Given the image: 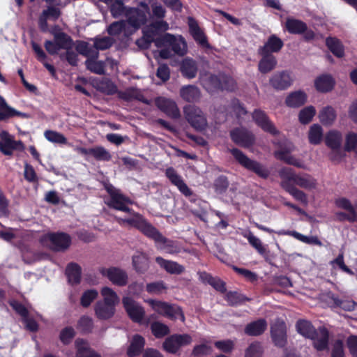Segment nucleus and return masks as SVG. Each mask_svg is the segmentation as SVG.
<instances>
[{"instance_id": "de8ad7c7", "label": "nucleus", "mask_w": 357, "mask_h": 357, "mask_svg": "<svg viewBox=\"0 0 357 357\" xmlns=\"http://www.w3.org/2000/svg\"><path fill=\"white\" fill-rule=\"evenodd\" d=\"M326 45L333 55L342 58L344 55V49L341 41L335 37L328 36L326 38Z\"/></svg>"}, {"instance_id": "ddd939ff", "label": "nucleus", "mask_w": 357, "mask_h": 357, "mask_svg": "<svg viewBox=\"0 0 357 357\" xmlns=\"http://www.w3.org/2000/svg\"><path fill=\"white\" fill-rule=\"evenodd\" d=\"M122 305L128 317L133 322L142 323L145 316V310L142 305L130 296H123Z\"/></svg>"}, {"instance_id": "e2e57ef3", "label": "nucleus", "mask_w": 357, "mask_h": 357, "mask_svg": "<svg viewBox=\"0 0 357 357\" xmlns=\"http://www.w3.org/2000/svg\"><path fill=\"white\" fill-rule=\"evenodd\" d=\"M75 335V331L72 326H66L61 331L59 339L63 344L68 345L71 342Z\"/></svg>"}, {"instance_id": "680f3d73", "label": "nucleus", "mask_w": 357, "mask_h": 357, "mask_svg": "<svg viewBox=\"0 0 357 357\" xmlns=\"http://www.w3.org/2000/svg\"><path fill=\"white\" fill-rule=\"evenodd\" d=\"M127 27L126 22L120 20L114 22L107 28V32L110 36H118L122 32H126Z\"/></svg>"}, {"instance_id": "f03ea898", "label": "nucleus", "mask_w": 357, "mask_h": 357, "mask_svg": "<svg viewBox=\"0 0 357 357\" xmlns=\"http://www.w3.org/2000/svg\"><path fill=\"white\" fill-rule=\"evenodd\" d=\"M138 230L146 237L153 240L156 245L162 244V246L158 248L164 250L169 254H176L181 250L180 247L176 241L168 239L165 237L160 231L155 227L149 221L136 222Z\"/></svg>"}, {"instance_id": "2eb2a0df", "label": "nucleus", "mask_w": 357, "mask_h": 357, "mask_svg": "<svg viewBox=\"0 0 357 357\" xmlns=\"http://www.w3.org/2000/svg\"><path fill=\"white\" fill-rule=\"evenodd\" d=\"M229 135L234 143L243 148H250L255 142V135L244 128H234L230 131Z\"/></svg>"}, {"instance_id": "37998d69", "label": "nucleus", "mask_w": 357, "mask_h": 357, "mask_svg": "<svg viewBox=\"0 0 357 357\" xmlns=\"http://www.w3.org/2000/svg\"><path fill=\"white\" fill-rule=\"evenodd\" d=\"M342 135L337 130L329 131L325 137L326 145L332 151L338 152L341 147Z\"/></svg>"}, {"instance_id": "412c9836", "label": "nucleus", "mask_w": 357, "mask_h": 357, "mask_svg": "<svg viewBox=\"0 0 357 357\" xmlns=\"http://www.w3.org/2000/svg\"><path fill=\"white\" fill-rule=\"evenodd\" d=\"M126 24L134 28L135 30L139 29L147 22V16L144 11L137 8H129L126 13Z\"/></svg>"}, {"instance_id": "423d86ee", "label": "nucleus", "mask_w": 357, "mask_h": 357, "mask_svg": "<svg viewBox=\"0 0 357 357\" xmlns=\"http://www.w3.org/2000/svg\"><path fill=\"white\" fill-rule=\"evenodd\" d=\"M282 182L293 183L306 190L315 189L317 185V180L308 174H298L291 167H283L280 171Z\"/></svg>"}, {"instance_id": "c756f323", "label": "nucleus", "mask_w": 357, "mask_h": 357, "mask_svg": "<svg viewBox=\"0 0 357 357\" xmlns=\"http://www.w3.org/2000/svg\"><path fill=\"white\" fill-rule=\"evenodd\" d=\"M261 56L258 63V69L262 74H266L272 71L277 66L278 61L273 54L264 52H258Z\"/></svg>"}, {"instance_id": "09e8293b", "label": "nucleus", "mask_w": 357, "mask_h": 357, "mask_svg": "<svg viewBox=\"0 0 357 357\" xmlns=\"http://www.w3.org/2000/svg\"><path fill=\"white\" fill-rule=\"evenodd\" d=\"M76 357H93L97 353L91 349L88 342L82 338H77L75 342Z\"/></svg>"}, {"instance_id": "a878e982", "label": "nucleus", "mask_w": 357, "mask_h": 357, "mask_svg": "<svg viewBox=\"0 0 357 357\" xmlns=\"http://www.w3.org/2000/svg\"><path fill=\"white\" fill-rule=\"evenodd\" d=\"M79 153L85 155H91L98 161H109L112 159L111 153L101 146L89 149L80 148Z\"/></svg>"}, {"instance_id": "393cba45", "label": "nucleus", "mask_w": 357, "mask_h": 357, "mask_svg": "<svg viewBox=\"0 0 357 357\" xmlns=\"http://www.w3.org/2000/svg\"><path fill=\"white\" fill-rule=\"evenodd\" d=\"M155 262L167 273L173 275H180L185 271V267L176 261L167 260L162 257H156Z\"/></svg>"}, {"instance_id": "c03bdc74", "label": "nucleus", "mask_w": 357, "mask_h": 357, "mask_svg": "<svg viewBox=\"0 0 357 357\" xmlns=\"http://www.w3.org/2000/svg\"><path fill=\"white\" fill-rule=\"evenodd\" d=\"M282 188L291 195L296 200L301 202L304 205L308 203L307 195L302 190L298 189L293 183L287 182H281Z\"/></svg>"}, {"instance_id": "774afa93", "label": "nucleus", "mask_w": 357, "mask_h": 357, "mask_svg": "<svg viewBox=\"0 0 357 357\" xmlns=\"http://www.w3.org/2000/svg\"><path fill=\"white\" fill-rule=\"evenodd\" d=\"M262 347L259 342L251 343L245 351V357H261L262 355Z\"/></svg>"}, {"instance_id": "aec40b11", "label": "nucleus", "mask_w": 357, "mask_h": 357, "mask_svg": "<svg viewBox=\"0 0 357 357\" xmlns=\"http://www.w3.org/2000/svg\"><path fill=\"white\" fill-rule=\"evenodd\" d=\"M165 176L171 183L177 187L181 194L185 197L192 195V190L187 185L182 176L179 175L174 168L170 167L166 169Z\"/></svg>"}, {"instance_id": "338daca9", "label": "nucleus", "mask_w": 357, "mask_h": 357, "mask_svg": "<svg viewBox=\"0 0 357 357\" xmlns=\"http://www.w3.org/2000/svg\"><path fill=\"white\" fill-rule=\"evenodd\" d=\"M344 149L347 152L354 151L357 154V133L350 132L347 135Z\"/></svg>"}, {"instance_id": "4c0bfd02", "label": "nucleus", "mask_w": 357, "mask_h": 357, "mask_svg": "<svg viewBox=\"0 0 357 357\" xmlns=\"http://www.w3.org/2000/svg\"><path fill=\"white\" fill-rule=\"evenodd\" d=\"M279 235H289L296 239L309 245H315L319 247L323 245L322 242L316 236H305L296 231H282L278 233Z\"/></svg>"}, {"instance_id": "6e6d98bb", "label": "nucleus", "mask_w": 357, "mask_h": 357, "mask_svg": "<svg viewBox=\"0 0 357 357\" xmlns=\"http://www.w3.org/2000/svg\"><path fill=\"white\" fill-rule=\"evenodd\" d=\"M77 328L82 334L91 333L93 328V319L86 315L82 316L77 321Z\"/></svg>"}, {"instance_id": "9d476101", "label": "nucleus", "mask_w": 357, "mask_h": 357, "mask_svg": "<svg viewBox=\"0 0 357 357\" xmlns=\"http://www.w3.org/2000/svg\"><path fill=\"white\" fill-rule=\"evenodd\" d=\"M155 46L158 47H168L175 54L183 56L186 53V43L181 36L179 38L166 33L156 38Z\"/></svg>"}, {"instance_id": "f704fd0d", "label": "nucleus", "mask_w": 357, "mask_h": 357, "mask_svg": "<svg viewBox=\"0 0 357 357\" xmlns=\"http://www.w3.org/2000/svg\"><path fill=\"white\" fill-rule=\"evenodd\" d=\"M118 97L125 101L137 100L143 103H148L147 99L143 93L137 88L130 87L125 91H118Z\"/></svg>"}, {"instance_id": "a18cd8bd", "label": "nucleus", "mask_w": 357, "mask_h": 357, "mask_svg": "<svg viewBox=\"0 0 357 357\" xmlns=\"http://www.w3.org/2000/svg\"><path fill=\"white\" fill-rule=\"evenodd\" d=\"M180 95L184 100L188 102H194L199 100L201 93L197 86L188 85L181 89Z\"/></svg>"}, {"instance_id": "e433bc0d", "label": "nucleus", "mask_w": 357, "mask_h": 357, "mask_svg": "<svg viewBox=\"0 0 357 357\" xmlns=\"http://www.w3.org/2000/svg\"><path fill=\"white\" fill-rule=\"evenodd\" d=\"M66 275L70 284H78L81 281L82 268L78 264L70 262L66 266Z\"/></svg>"}, {"instance_id": "2f4dec72", "label": "nucleus", "mask_w": 357, "mask_h": 357, "mask_svg": "<svg viewBox=\"0 0 357 357\" xmlns=\"http://www.w3.org/2000/svg\"><path fill=\"white\" fill-rule=\"evenodd\" d=\"M145 339L141 335L135 334L132 336L130 344L127 349L128 357L139 356L144 350L145 345Z\"/></svg>"}, {"instance_id": "f257e3e1", "label": "nucleus", "mask_w": 357, "mask_h": 357, "mask_svg": "<svg viewBox=\"0 0 357 357\" xmlns=\"http://www.w3.org/2000/svg\"><path fill=\"white\" fill-rule=\"evenodd\" d=\"M104 188L109 195V199L106 202L108 207L128 213L131 215V217L128 218H116V220L119 225H127L138 230L137 223L134 222L148 221L142 214L135 212L132 208L128 206V204H132V201L130 197L121 193L119 189H116L111 183L105 184Z\"/></svg>"}, {"instance_id": "79ce46f5", "label": "nucleus", "mask_w": 357, "mask_h": 357, "mask_svg": "<svg viewBox=\"0 0 357 357\" xmlns=\"http://www.w3.org/2000/svg\"><path fill=\"white\" fill-rule=\"evenodd\" d=\"M314 86L318 91L326 93L334 88L335 81L331 75H322L315 79Z\"/></svg>"}, {"instance_id": "a211bd4d", "label": "nucleus", "mask_w": 357, "mask_h": 357, "mask_svg": "<svg viewBox=\"0 0 357 357\" xmlns=\"http://www.w3.org/2000/svg\"><path fill=\"white\" fill-rule=\"evenodd\" d=\"M271 337L275 346L284 348L287 344V327L284 321L278 320L271 327Z\"/></svg>"}, {"instance_id": "1a4fd4ad", "label": "nucleus", "mask_w": 357, "mask_h": 357, "mask_svg": "<svg viewBox=\"0 0 357 357\" xmlns=\"http://www.w3.org/2000/svg\"><path fill=\"white\" fill-rule=\"evenodd\" d=\"M183 113L186 121L195 130L202 132L206 128V116L199 107L186 105L183 108Z\"/></svg>"}, {"instance_id": "72a5a7b5", "label": "nucleus", "mask_w": 357, "mask_h": 357, "mask_svg": "<svg viewBox=\"0 0 357 357\" xmlns=\"http://www.w3.org/2000/svg\"><path fill=\"white\" fill-rule=\"evenodd\" d=\"M13 116L26 117L25 113L16 110L15 109L10 107L5 99L0 96V121H6Z\"/></svg>"}, {"instance_id": "7c9ffc66", "label": "nucleus", "mask_w": 357, "mask_h": 357, "mask_svg": "<svg viewBox=\"0 0 357 357\" xmlns=\"http://www.w3.org/2000/svg\"><path fill=\"white\" fill-rule=\"evenodd\" d=\"M267 326L266 319L261 318L248 324L245 327L244 332L249 336H259L265 332Z\"/></svg>"}, {"instance_id": "58836bf2", "label": "nucleus", "mask_w": 357, "mask_h": 357, "mask_svg": "<svg viewBox=\"0 0 357 357\" xmlns=\"http://www.w3.org/2000/svg\"><path fill=\"white\" fill-rule=\"evenodd\" d=\"M96 88L100 93L107 96H113L118 93L117 86L107 77H102L98 80Z\"/></svg>"}, {"instance_id": "f8f14e48", "label": "nucleus", "mask_w": 357, "mask_h": 357, "mask_svg": "<svg viewBox=\"0 0 357 357\" xmlns=\"http://www.w3.org/2000/svg\"><path fill=\"white\" fill-rule=\"evenodd\" d=\"M24 148V143L21 140H15L8 131L0 132V152L4 155L11 156L14 151H23Z\"/></svg>"}, {"instance_id": "5fc2aeb1", "label": "nucleus", "mask_w": 357, "mask_h": 357, "mask_svg": "<svg viewBox=\"0 0 357 357\" xmlns=\"http://www.w3.org/2000/svg\"><path fill=\"white\" fill-rule=\"evenodd\" d=\"M220 91H234L237 84L234 79L229 75L220 72Z\"/></svg>"}, {"instance_id": "ea45409f", "label": "nucleus", "mask_w": 357, "mask_h": 357, "mask_svg": "<svg viewBox=\"0 0 357 357\" xmlns=\"http://www.w3.org/2000/svg\"><path fill=\"white\" fill-rule=\"evenodd\" d=\"M180 70L184 77L192 79L196 77L197 73V63L192 59L185 58L181 64Z\"/></svg>"}, {"instance_id": "5701e85b", "label": "nucleus", "mask_w": 357, "mask_h": 357, "mask_svg": "<svg viewBox=\"0 0 357 357\" xmlns=\"http://www.w3.org/2000/svg\"><path fill=\"white\" fill-rule=\"evenodd\" d=\"M188 24L189 32L193 39L202 47L209 48L210 44L208 42L207 38L199 27L197 20L192 17H189L188 19Z\"/></svg>"}, {"instance_id": "052dcab7", "label": "nucleus", "mask_w": 357, "mask_h": 357, "mask_svg": "<svg viewBox=\"0 0 357 357\" xmlns=\"http://www.w3.org/2000/svg\"><path fill=\"white\" fill-rule=\"evenodd\" d=\"M316 114L315 108L310 105L302 109L298 114V120L302 124L309 123Z\"/></svg>"}, {"instance_id": "0e129e2a", "label": "nucleus", "mask_w": 357, "mask_h": 357, "mask_svg": "<svg viewBox=\"0 0 357 357\" xmlns=\"http://www.w3.org/2000/svg\"><path fill=\"white\" fill-rule=\"evenodd\" d=\"M114 44V40L107 36L95 38L93 47L97 50H105L110 48Z\"/></svg>"}, {"instance_id": "39448f33", "label": "nucleus", "mask_w": 357, "mask_h": 357, "mask_svg": "<svg viewBox=\"0 0 357 357\" xmlns=\"http://www.w3.org/2000/svg\"><path fill=\"white\" fill-rule=\"evenodd\" d=\"M40 242L52 251L63 252L70 247L72 238L70 234L63 231L48 232L40 237Z\"/></svg>"}, {"instance_id": "603ef678", "label": "nucleus", "mask_w": 357, "mask_h": 357, "mask_svg": "<svg viewBox=\"0 0 357 357\" xmlns=\"http://www.w3.org/2000/svg\"><path fill=\"white\" fill-rule=\"evenodd\" d=\"M319 118L322 124L329 126L335 120L336 112L332 107L327 106L319 112Z\"/></svg>"}, {"instance_id": "dca6fc26", "label": "nucleus", "mask_w": 357, "mask_h": 357, "mask_svg": "<svg viewBox=\"0 0 357 357\" xmlns=\"http://www.w3.org/2000/svg\"><path fill=\"white\" fill-rule=\"evenodd\" d=\"M335 204L337 208L348 212H337L335 215L338 220H347L351 223L357 222V212L349 199L345 197H340L335 199Z\"/></svg>"}, {"instance_id": "49530a36", "label": "nucleus", "mask_w": 357, "mask_h": 357, "mask_svg": "<svg viewBox=\"0 0 357 357\" xmlns=\"http://www.w3.org/2000/svg\"><path fill=\"white\" fill-rule=\"evenodd\" d=\"M225 294V300L229 306L232 307L242 305L251 300V298L236 291H227Z\"/></svg>"}, {"instance_id": "b1692460", "label": "nucleus", "mask_w": 357, "mask_h": 357, "mask_svg": "<svg viewBox=\"0 0 357 357\" xmlns=\"http://www.w3.org/2000/svg\"><path fill=\"white\" fill-rule=\"evenodd\" d=\"M284 42L275 34L271 35L263 46L259 47L258 52H264L269 54L278 53L283 47Z\"/></svg>"}, {"instance_id": "3c124183", "label": "nucleus", "mask_w": 357, "mask_h": 357, "mask_svg": "<svg viewBox=\"0 0 357 357\" xmlns=\"http://www.w3.org/2000/svg\"><path fill=\"white\" fill-rule=\"evenodd\" d=\"M150 330L156 339H162L170 333L169 327L167 324L158 321L151 324Z\"/></svg>"}, {"instance_id": "4be33fe9", "label": "nucleus", "mask_w": 357, "mask_h": 357, "mask_svg": "<svg viewBox=\"0 0 357 357\" xmlns=\"http://www.w3.org/2000/svg\"><path fill=\"white\" fill-rule=\"evenodd\" d=\"M155 104L168 116L172 119H178L180 116V111L174 101L164 97H158L155 99Z\"/></svg>"}, {"instance_id": "20e7f679", "label": "nucleus", "mask_w": 357, "mask_h": 357, "mask_svg": "<svg viewBox=\"0 0 357 357\" xmlns=\"http://www.w3.org/2000/svg\"><path fill=\"white\" fill-rule=\"evenodd\" d=\"M146 302L159 315L172 321H175L178 318L182 322L185 321V315L180 306L156 299H148Z\"/></svg>"}, {"instance_id": "4468645a", "label": "nucleus", "mask_w": 357, "mask_h": 357, "mask_svg": "<svg viewBox=\"0 0 357 357\" xmlns=\"http://www.w3.org/2000/svg\"><path fill=\"white\" fill-rule=\"evenodd\" d=\"M99 273L103 277H106L113 284L118 287H124L128 282V273L119 267H102L99 269Z\"/></svg>"}, {"instance_id": "6e6552de", "label": "nucleus", "mask_w": 357, "mask_h": 357, "mask_svg": "<svg viewBox=\"0 0 357 357\" xmlns=\"http://www.w3.org/2000/svg\"><path fill=\"white\" fill-rule=\"evenodd\" d=\"M230 153L242 167L255 173L259 177L266 179L269 176L271 172L264 165L251 160L238 149L233 148L230 150Z\"/></svg>"}, {"instance_id": "cd10ccee", "label": "nucleus", "mask_w": 357, "mask_h": 357, "mask_svg": "<svg viewBox=\"0 0 357 357\" xmlns=\"http://www.w3.org/2000/svg\"><path fill=\"white\" fill-rule=\"evenodd\" d=\"M307 96L301 90L291 92L285 98V105L291 108H298L305 104Z\"/></svg>"}, {"instance_id": "a19ab883", "label": "nucleus", "mask_w": 357, "mask_h": 357, "mask_svg": "<svg viewBox=\"0 0 357 357\" xmlns=\"http://www.w3.org/2000/svg\"><path fill=\"white\" fill-rule=\"evenodd\" d=\"M274 155L277 159L284 161L288 165H291L298 168H305L303 162L300 159L291 155L289 154V151L287 150L280 149L275 151Z\"/></svg>"}, {"instance_id": "0eeeda50", "label": "nucleus", "mask_w": 357, "mask_h": 357, "mask_svg": "<svg viewBox=\"0 0 357 357\" xmlns=\"http://www.w3.org/2000/svg\"><path fill=\"white\" fill-rule=\"evenodd\" d=\"M283 29L292 35H302L305 42L310 43L319 38H323L322 34L316 33L312 29L308 28L307 24L303 20L294 17H287Z\"/></svg>"}, {"instance_id": "bf43d9fd", "label": "nucleus", "mask_w": 357, "mask_h": 357, "mask_svg": "<svg viewBox=\"0 0 357 357\" xmlns=\"http://www.w3.org/2000/svg\"><path fill=\"white\" fill-rule=\"evenodd\" d=\"M229 186L228 178L225 175L218 176L213 181V187L217 194H224Z\"/></svg>"}, {"instance_id": "13d9d810", "label": "nucleus", "mask_w": 357, "mask_h": 357, "mask_svg": "<svg viewBox=\"0 0 357 357\" xmlns=\"http://www.w3.org/2000/svg\"><path fill=\"white\" fill-rule=\"evenodd\" d=\"M85 66L87 70L97 75H104L105 73V64L102 61L97 59H87L85 61Z\"/></svg>"}, {"instance_id": "f3484780", "label": "nucleus", "mask_w": 357, "mask_h": 357, "mask_svg": "<svg viewBox=\"0 0 357 357\" xmlns=\"http://www.w3.org/2000/svg\"><path fill=\"white\" fill-rule=\"evenodd\" d=\"M252 117L257 126L264 132L270 133L273 136L278 135L280 133L279 130L264 111L259 109H255Z\"/></svg>"}, {"instance_id": "6ab92c4d", "label": "nucleus", "mask_w": 357, "mask_h": 357, "mask_svg": "<svg viewBox=\"0 0 357 357\" xmlns=\"http://www.w3.org/2000/svg\"><path fill=\"white\" fill-rule=\"evenodd\" d=\"M269 84L274 89L283 91L291 86L293 79L288 71H278L270 77Z\"/></svg>"}, {"instance_id": "4d7b16f0", "label": "nucleus", "mask_w": 357, "mask_h": 357, "mask_svg": "<svg viewBox=\"0 0 357 357\" xmlns=\"http://www.w3.org/2000/svg\"><path fill=\"white\" fill-rule=\"evenodd\" d=\"M323 137V129L319 124H313L308 132V139L310 144L317 145L320 144Z\"/></svg>"}, {"instance_id": "8fccbe9b", "label": "nucleus", "mask_w": 357, "mask_h": 357, "mask_svg": "<svg viewBox=\"0 0 357 357\" xmlns=\"http://www.w3.org/2000/svg\"><path fill=\"white\" fill-rule=\"evenodd\" d=\"M31 47L36 54L37 59L41 62L44 67L52 74H55V68L53 65L46 62V59H47V56L45 54V52L43 51V50L41 48V47L35 42H31Z\"/></svg>"}, {"instance_id": "7ed1b4c3", "label": "nucleus", "mask_w": 357, "mask_h": 357, "mask_svg": "<svg viewBox=\"0 0 357 357\" xmlns=\"http://www.w3.org/2000/svg\"><path fill=\"white\" fill-rule=\"evenodd\" d=\"M102 301H98L95 306L96 316L100 320H107L112 318L116 312L115 306L119 298L117 294L110 287H104L101 289Z\"/></svg>"}, {"instance_id": "c85d7f7f", "label": "nucleus", "mask_w": 357, "mask_h": 357, "mask_svg": "<svg viewBox=\"0 0 357 357\" xmlns=\"http://www.w3.org/2000/svg\"><path fill=\"white\" fill-rule=\"evenodd\" d=\"M134 270L139 274L145 273L149 268V259L146 253L137 252L132 257Z\"/></svg>"}, {"instance_id": "9b49d317", "label": "nucleus", "mask_w": 357, "mask_h": 357, "mask_svg": "<svg viewBox=\"0 0 357 357\" xmlns=\"http://www.w3.org/2000/svg\"><path fill=\"white\" fill-rule=\"evenodd\" d=\"M192 342V338L189 334H173L165 340L162 349L167 353L175 354L181 347L189 345Z\"/></svg>"}, {"instance_id": "c9c22d12", "label": "nucleus", "mask_w": 357, "mask_h": 357, "mask_svg": "<svg viewBox=\"0 0 357 357\" xmlns=\"http://www.w3.org/2000/svg\"><path fill=\"white\" fill-rule=\"evenodd\" d=\"M318 336L313 339V347L319 351H322L328 348L329 332L324 327H319L317 331Z\"/></svg>"}, {"instance_id": "473e14b6", "label": "nucleus", "mask_w": 357, "mask_h": 357, "mask_svg": "<svg viewBox=\"0 0 357 357\" xmlns=\"http://www.w3.org/2000/svg\"><path fill=\"white\" fill-rule=\"evenodd\" d=\"M296 331L303 337L313 340L318 336V333L312 323L307 320L300 319L296 324Z\"/></svg>"}, {"instance_id": "69168bd1", "label": "nucleus", "mask_w": 357, "mask_h": 357, "mask_svg": "<svg viewBox=\"0 0 357 357\" xmlns=\"http://www.w3.org/2000/svg\"><path fill=\"white\" fill-rule=\"evenodd\" d=\"M98 295L96 289H89L82 294L80 298V304L84 307H88Z\"/></svg>"}, {"instance_id": "864d4df0", "label": "nucleus", "mask_w": 357, "mask_h": 357, "mask_svg": "<svg viewBox=\"0 0 357 357\" xmlns=\"http://www.w3.org/2000/svg\"><path fill=\"white\" fill-rule=\"evenodd\" d=\"M54 38L60 50H70L73 45L72 38L64 32L54 33Z\"/></svg>"}, {"instance_id": "bb28decb", "label": "nucleus", "mask_w": 357, "mask_h": 357, "mask_svg": "<svg viewBox=\"0 0 357 357\" xmlns=\"http://www.w3.org/2000/svg\"><path fill=\"white\" fill-rule=\"evenodd\" d=\"M203 87L209 93L220 91V73L217 75L206 73L201 77Z\"/></svg>"}]
</instances>
